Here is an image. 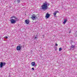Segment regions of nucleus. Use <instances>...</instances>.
I'll list each match as a JSON object with an SVG mask.
<instances>
[{
	"label": "nucleus",
	"mask_w": 77,
	"mask_h": 77,
	"mask_svg": "<svg viewBox=\"0 0 77 77\" xmlns=\"http://www.w3.org/2000/svg\"><path fill=\"white\" fill-rule=\"evenodd\" d=\"M11 19L10 20V21L11 22V24H15L16 23V21H18L19 19H18L17 17H16V16L13 15L10 18Z\"/></svg>",
	"instance_id": "nucleus-1"
},
{
	"label": "nucleus",
	"mask_w": 77,
	"mask_h": 77,
	"mask_svg": "<svg viewBox=\"0 0 77 77\" xmlns=\"http://www.w3.org/2000/svg\"><path fill=\"white\" fill-rule=\"evenodd\" d=\"M50 4H48L47 2H44L43 4L41 6L43 10H45L46 9H47L48 8V6Z\"/></svg>",
	"instance_id": "nucleus-2"
},
{
	"label": "nucleus",
	"mask_w": 77,
	"mask_h": 77,
	"mask_svg": "<svg viewBox=\"0 0 77 77\" xmlns=\"http://www.w3.org/2000/svg\"><path fill=\"white\" fill-rule=\"evenodd\" d=\"M31 18L33 20H34L36 19V18H37V17L36 16L35 14H33L31 17Z\"/></svg>",
	"instance_id": "nucleus-3"
},
{
	"label": "nucleus",
	"mask_w": 77,
	"mask_h": 77,
	"mask_svg": "<svg viewBox=\"0 0 77 77\" xmlns=\"http://www.w3.org/2000/svg\"><path fill=\"white\" fill-rule=\"evenodd\" d=\"M5 64H6V63L4 62H0V67L1 68H2L3 67V66H5Z\"/></svg>",
	"instance_id": "nucleus-4"
},
{
	"label": "nucleus",
	"mask_w": 77,
	"mask_h": 77,
	"mask_svg": "<svg viewBox=\"0 0 77 77\" xmlns=\"http://www.w3.org/2000/svg\"><path fill=\"white\" fill-rule=\"evenodd\" d=\"M23 47V46L21 45H19V46L17 47V50L18 51V50H21V48Z\"/></svg>",
	"instance_id": "nucleus-5"
},
{
	"label": "nucleus",
	"mask_w": 77,
	"mask_h": 77,
	"mask_svg": "<svg viewBox=\"0 0 77 77\" xmlns=\"http://www.w3.org/2000/svg\"><path fill=\"white\" fill-rule=\"evenodd\" d=\"M50 14H49L48 13H46L45 17H46V18H48L50 17Z\"/></svg>",
	"instance_id": "nucleus-6"
},
{
	"label": "nucleus",
	"mask_w": 77,
	"mask_h": 77,
	"mask_svg": "<svg viewBox=\"0 0 77 77\" xmlns=\"http://www.w3.org/2000/svg\"><path fill=\"white\" fill-rule=\"evenodd\" d=\"M67 19L66 18L65 19H64V21H63V23L64 24H65L66 22L67 21Z\"/></svg>",
	"instance_id": "nucleus-7"
},
{
	"label": "nucleus",
	"mask_w": 77,
	"mask_h": 77,
	"mask_svg": "<svg viewBox=\"0 0 77 77\" xmlns=\"http://www.w3.org/2000/svg\"><path fill=\"white\" fill-rule=\"evenodd\" d=\"M57 12H59L58 11H55L54 13H53V15H54L55 17H56V14Z\"/></svg>",
	"instance_id": "nucleus-8"
},
{
	"label": "nucleus",
	"mask_w": 77,
	"mask_h": 77,
	"mask_svg": "<svg viewBox=\"0 0 77 77\" xmlns=\"http://www.w3.org/2000/svg\"><path fill=\"white\" fill-rule=\"evenodd\" d=\"M31 64H32V66H36V65L35 64V62H32L31 63Z\"/></svg>",
	"instance_id": "nucleus-9"
},
{
	"label": "nucleus",
	"mask_w": 77,
	"mask_h": 77,
	"mask_svg": "<svg viewBox=\"0 0 77 77\" xmlns=\"http://www.w3.org/2000/svg\"><path fill=\"white\" fill-rule=\"evenodd\" d=\"M29 21L28 20H25V23H26L27 24H29Z\"/></svg>",
	"instance_id": "nucleus-10"
},
{
	"label": "nucleus",
	"mask_w": 77,
	"mask_h": 77,
	"mask_svg": "<svg viewBox=\"0 0 77 77\" xmlns=\"http://www.w3.org/2000/svg\"><path fill=\"white\" fill-rule=\"evenodd\" d=\"M37 38H38V35H37V34H36V36H35V37L34 38V39H36Z\"/></svg>",
	"instance_id": "nucleus-11"
},
{
	"label": "nucleus",
	"mask_w": 77,
	"mask_h": 77,
	"mask_svg": "<svg viewBox=\"0 0 77 77\" xmlns=\"http://www.w3.org/2000/svg\"><path fill=\"white\" fill-rule=\"evenodd\" d=\"M20 0H17V2L18 4L20 3Z\"/></svg>",
	"instance_id": "nucleus-12"
},
{
	"label": "nucleus",
	"mask_w": 77,
	"mask_h": 77,
	"mask_svg": "<svg viewBox=\"0 0 77 77\" xmlns=\"http://www.w3.org/2000/svg\"><path fill=\"white\" fill-rule=\"evenodd\" d=\"M5 39H8V36H6L5 37H4Z\"/></svg>",
	"instance_id": "nucleus-13"
},
{
	"label": "nucleus",
	"mask_w": 77,
	"mask_h": 77,
	"mask_svg": "<svg viewBox=\"0 0 77 77\" xmlns=\"http://www.w3.org/2000/svg\"><path fill=\"white\" fill-rule=\"evenodd\" d=\"M62 50V48H60L59 49V51H61Z\"/></svg>",
	"instance_id": "nucleus-14"
},
{
	"label": "nucleus",
	"mask_w": 77,
	"mask_h": 77,
	"mask_svg": "<svg viewBox=\"0 0 77 77\" xmlns=\"http://www.w3.org/2000/svg\"><path fill=\"white\" fill-rule=\"evenodd\" d=\"M71 47L72 48H75V47L74 45H72Z\"/></svg>",
	"instance_id": "nucleus-15"
},
{
	"label": "nucleus",
	"mask_w": 77,
	"mask_h": 77,
	"mask_svg": "<svg viewBox=\"0 0 77 77\" xmlns=\"http://www.w3.org/2000/svg\"><path fill=\"white\" fill-rule=\"evenodd\" d=\"M58 44H56V43L55 44V46H58Z\"/></svg>",
	"instance_id": "nucleus-16"
},
{
	"label": "nucleus",
	"mask_w": 77,
	"mask_h": 77,
	"mask_svg": "<svg viewBox=\"0 0 77 77\" xmlns=\"http://www.w3.org/2000/svg\"><path fill=\"white\" fill-rule=\"evenodd\" d=\"M32 70H34V67H32Z\"/></svg>",
	"instance_id": "nucleus-17"
},
{
	"label": "nucleus",
	"mask_w": 77,
	"mask_h": 77,
	"mask_svg": "<svg viewBox=\"0 0 77 77\" xmlns=\"http://www.w3.org/2000/svg\"><path fill=\"white\" fill-rule=\"evenodd\" d=\"M71 32V31H70V32H69V33H70Z\"/></svg>",
	"instance_id": "nucleus-18"
},
{
	"label": "nucleus",
	"mask_w": 77,
	"mask_h": 77,
	"mask_svg": "<svg viewBox=\"0 0 77 77\" xmlns=\"http://www.w3.org/2000/svg\"><path fill=\"white\" fill-rule=\"evenodd\" d=\"M15 30H16V32H17V30L16 29Z\"/></svg>",
	"instance_id": "nucleus-19"
},
{
	"label": "nucleus",
	"mask_w": 77,
	"mask_h": 77,
	"mask_svg": "<svg viewBox=\"0 0 77 77\" xmlns=\"http://www.w3.org/2000/svg\"><path fill=\"white\" fill-rule=\"evenodd\" d=\"M4 38H2V39H4Z\"/></svg>",
	"instance_id": "nucleus-20"
}]
</instances>
